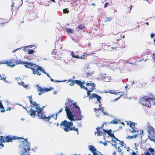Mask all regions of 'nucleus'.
I'll use <instances>...</instances> for the list:
<instances>
[{"label": "nucleus", "mask_w": 155, "mask_h": 155, "mask_svg": "<svg viewBox=\"0 0 155 155\" xmlns=\"http://www.w3.org/2000/svg\"><path fill=\"white\" fill-rule=\"evenodd\" d=\"M29 99L31 104L32 105V107L29 111V114L32 117H35L37 113V116L38 117V118L45 120L47 121H49V120L52 117H53L55 120L57 118V114L61 113L63 110V108H61L59 111L56 114H53L52 115H50L48 117H46L45 115L42 112V109L40 107L39 105L35 102L32 101V97H29Z\"/></svg>", "instance_id": "nucleus-1"}, {"label": "nucleus", "mask_w": 155, "mask_h": 155, "mask_svg": "<svg viewBox=\"0 0 155 155\" xmlns=\"http://www.w3.org/2000/svg\"><path fill=\"white\" fill-rule=\"evenodd\" d=\"M153 101L155 105V97L151 93L149 94L147 96H144L140 98L139 101L140 103L143 106L148 107H151V102Z\"/></svg>", "instance_id": "nucleus-2"}, {"label": "nucleus", "mask_w": 155, "mask_h": 155, "mask_svg": "<svg viewBox=\"0 0 155 155\" xmlns=\"http://www.w3.org/2000/svg\"><path fill=\"white\" fill-rule=\"evenodd\" d=\"M73 123L71 121H68L66 120L61 122L60 124V127L62 128L64 131L68 132L70 130H74L77 133V134H79L78 129V128H75L73 127Z\"/></svg>", "instance_id": "nucleus-3"}, {"label": "nucleus", "mask_w": 155, "mask_h": 155, "mask_svg": "<svg viewBox=\"0 0 155 155\" xmlns=\"http://www.w3.org/2000/svg\"><path fill=\"white\" fill-rule=\"evenodd\" d=\"M20 139H22L23 140L21 141V142L23 144V146L24 144H25L27 143H29L27 141L28 138L25 139L22 137H18L15 136H13L12 137L10 135L6 136H1L0 138V141H1V143H2L3 142H12L13 140L16 139L19 140Z\"/></svg>", "instance_id": "nucleus-4"}, {"label": "nucleus", "mask_w": 155, "mask_h": 155, "mask_svg": "<svg viewBox=\"0 0 155 155\" xmlns=\"http://www.w3.org/2000/svg\"><path fill=\"white\" fill-rule=\"evenodd\" d=\"M66 102L65 104V110L66 112V114L68 119L73 120V117H75V114H73L72 112L70 110V108L71 106L72 105L74 101L68 99L66 100Z\"/></svg>", "instance_id": "nucleus-5"}, {"label": "nucleus", "mask_w": 155, "mask_h": 155, "mask_svg": "<svg viewBox=\"0 0 155 155\" xmlns=\"http://www.w3.org/2000/svg\"><path fill=\"white\" fill-rule=\"evenodd\" d=\"M23 64L26 68H31L33 71V74H36L37 70L39 67L35 64L27 61L24 62Z\"/></svg>", "instance_id": "nucleus-6"}, {"label": "nucleus", "mask_w": 155, "mask_h": 155, "mask_svg": "<svg viewBox=\"0 0 155 155\" xmlns=\"http://www.w3.org/2000/svg\"><path fill=\"white\" fill-rule=\"evenodd\" d=\"M73 107L75 109L76 113L77 114L76 117L75 118L73 117V120L69 119L71 121H76L77 120H81L82 116L81 114V111L80 108L78 105H76L75 103H74L73 104Z\"/></svg>", "instance_id": "nucleus-7"}, {"label": "nucleus", "mask_w": 155, "mask_h": 155, "mask_svg": "<svg viewBox=\"0 0 155 155\" xmlns=\"http://www.w3.org/2000/svg\"><path fill=\"white\" fill-rule=\"evenodd\" d=\"M112 141L114 143L115 148L117 149V151L119 153L121 152V149L120 148L124 145V141L120 140L117 138H115L114 140H112Z\"/></svg>", "instance_id": "nucleus-8"}, {"label": "nucleus", "mask_w": 155, "mask_h": 155, "mask_svg": "<svg viewBox=\"0 0 155 155\" xmlns=\"http://www.w3.org/2000/svg\"><path fill=\"white\" fill-rule=\"evenodd\" d=\"M24 151L21 153V155H30V152L29 151L30 150V143H27L25 144H24L23 146Z\"/></svg>", "instance_id": "nucleus-9"}, {"label": "nucleus", "mask_w": 155, "mask_h": 155, "mask_svg": "<svg viewBox=\"0 0 155 155\" xmlns=\"http://www.w3.org/2000/svg\"><path fill=\"white\" fill-rule=\"evenodd\" d=\"M37 86L38 87L37 91L38 92V94L39 95H40L41 94L44 93L48 92L54 89L52 87H50L48 88H43L40 87H38V85Z\"/></svg>", "instance_id": "nucleus-10"}, {"label": "nucleus", "mask_w": 155, "mask_h": 155, "mask_svg": "<svg viewBox=\"0 0 155 155\" xmlns=\"http://www.w3.org/2000/svg\"><path fill=\"white\" fill-rule=\"evenodd\" d=\"M91 98H97V101L99 103V107H102L101 106V97L99 96L98 95L96 94L92 93L91 94V96L90 97Z\"/></svg>", "instance_id": "nucleus-11"}, {"label": "nucleus", "mask_w": 155, "mask_h": 155, "mask_svg": "<svg viewBox=\"0 0 155 155\" xmlns=\"http://www.w3.org/2000/svg\"><path fill=\"white\" fill-rule=\"evenodd\" d=\"M155 150L152 148H148L147 151L143 153H142L141 155H153Z\"/></svg>", "instance_id": "nucleus-12"}, {"label": "nucleus", "mask_w": 155, "mask_h": 155, "mask_svg": "<svg viewBox=\"0 0 155 155\" xmlns=\"http://www.w3.org/2000/svg\"><path fill=\"white\" fill-rule=\"evenodd\" d=\"M15 61V60L12 59L9 62L5 61L3 63L6 64L7 66L13 67L16 65Z\"/></svg>", "instance_id": "nucleus-13"}, {"label": "nucleus", "mask_w": 155, "mask_h": 155, "mask_svg": "<svg viewBox=\"0 0 155 155\" xmlns=\"http://www.w3.org/2000/svg\"><path fill=\"white\" fill-rule=\"evenodd\" d=\"M41 72H42L45 74H46L48 77L50 78V77L49 75L48 74L46 73V72L42 69L41 67L39 66L38 67V69L37 70V71L36 74H37L38 75L40 76L41 74Z\"/></svg>", "instance_id": "nucleus-14"}, {"label": "nucleus", "mask_w": 155, "mask_h": 155, "mask_svg": "<svg viewBox=\"0 0 155 155\" xmlns=\"http://www.w3.org/2000/svg\"><path fill=\"white\" fill-rule=\"evenodd\" d=\"M101 78L106 82H110L111 80V77L107 76L105 74H103L101 75Z\"/></svg>", "instance_id": "nucleus-15"}, {"label": "nucleus", "mask_w": 155, "mask_h": 155, "mask_svg": "<svg viewBox=\"0 0 155 155\" xmlns=\"http://www.w3.org/2000/svg\"><path fill=\"white\" fill-rule=\"evenodd\" d=\"M126 122H127V125H129L132 129H134L135 127V123L134 122H132L130 121L129 122H127L126 121Z\"/></svg>", "instance_id": "nucleus-16"}, {"label": "nucleus", "mask_w": 155, "mask_h": 155, "mask_svg": "<svg viewBox=\"0 0 155 155\" xmlns=\"http://www.w3.org/2000/svg\"><path fill=\"white\" fill-rule=\"evenodd\" d=\"M84 83V81L81 82L80 80H75V83L79 85L80 87L82 86Z\"/></svg>", "instance_id": "nucleus-17"}, {"label": "nucleus", "mask_w": 155, "mask_h": 155, "mask_svg": "<svg viewBox=\"0 0 155 155\" xmlns=\"http://www.w3.org/2000/svg\"><path fill=\"white\" fill-rule=\"evenodd\" d=\"M100 129L101 127L98 128V127L96 128V130H97V136H98L101 135L102 134L101 130H100Z\"/></svg>", "instance_id": "nucleus-18"}, {"label": "nucleus", "mask_w": 155, "mask_h": 155, "mask_svg": "<svg viewBox=\"0 0 155 155\" xmlns=\"http://www.w3.org/2000/svg\"><path fill=\"white\" fill-rule=\"evenodd\" d=\"M94 90V88H90V90H88L87 91V97L89 96V99H92L93 98H91L90 97L91 96H91L90 92H92Z\"/></svg>", "instance_id": "nucleus-19"}, {"label": "nucleus", "mask_w": 155, "mask_h": 155, "mask_svg": "<svg viewBox=\"0 0 155 155\" xmlns=\"http://www.w3.org/2000/svg\"><path fill=\"white\" fill-rule=\"evenodd\" d=\"M68 82H70V83L69 85L71 86H74L75 83V80H73L71 79H69L68 81Z\"/></svg>", "instance_id": "nucleus-20"}, {"label": "nucleus", "mask_w": 155, "mask_h": 155, "mask_svg": "<svg viewBox=\"0 0 155 155\" xmlns=\"http://www.w3.org/2000/svg\"><path fill=\"white\" fill-rule=\"evenodd\" d=\"M0 109H2L1 110V112H5V108L2 104L1 101H0Z\"/></svg>", "instance_id": "nucleus-21"}, {"label": "nucleus", "mask_w": 155, "mask_h": 155, "mask_svg": "<svg viewBox=\"0 0 155 155\" xmlns=\"http://www.w3.org/2000/svg\"><path fill=\"white\" fill-rule=\"evenodd\" d=\"M86 85L87 86H91V88H94V89H95V85L94 83H87Z\"/></svg>", "instance_id": "nucleus-22"}, {"label": "nucleus", "mask_w": 155, "mask_h": 155, "mask_svg": "<svg viewBox=\"0 0 155 155\" xmlns=\"http://www.w3.org/2000/svg\"><path fill=\"white\" fill-rule=\"evenodd\" d=\"M78 28L80 30L85 29V27L84 25L80 24L78 26Z\"/></svg>", "instance_id": "nucleus-23"}, {"label": "nucleus", "mask_w": 155, "mask_h": 155, "mask_svg": "<svg viewBox=\"0 0 155 155\" xmlns=\"http://www.w3.org/2000/svg\"><path fill=\"white\" fill-rule=\"evenodd\" d=\"M65 29L67 33H70L71 34L73 33V30L71 28H65Z\"/></svg>", "instance_id": "nucleus-24"}, {"label": "nucleus", "mask_w": 155, "mask_h": 155, "mask_svg": "<svg viewBox=\"0 0 155 155\" xmlns=\"http://www.w3.org/2000/svg\"><path fill=\"white\" fill-rule=\"evenodd\" d=\"M103 132L106 133H107L108 135H109V134L110 133H111V130L110 129L109 130H107L105 129H103Z\"/></svg>", "instance_id": "nucleus-25"}, {"label": "nucleus", "mask_w": 155, "mask_h": 155, "mask_svg": "<svg viewBox=\"0 0 155 155\" xmlns=\"http://www.w3.org/2000/svg\"><path fill=\"white\" fill-rule=\"evenodd\" d=\"M114 90H110L108 91H105V92L106 93H109L112 94H114Z\"/></svg>", "instance_id": "nucleus-26"}, {"label": "nucleus", "mask_w": 155, "mask_h": 155, "mask_svg": "<svg viewBox=\"0 0 155 155\" xmlns=\"http://www.w3.org/2000/svg\"><path fill=\"white\" fill-rule=\"evenodd\" d=\"M137 134L134 135V136H127L126 137L127 139H132L134 137L135 138L136 137H137Z\"/></svg>", "instance_id": "nucleus-27"}, {"label": "nucleus", "mask_w": 155, "mask_h": 155, "mask_svg": "<svg viewBox=\"0 0 155 155\" xmlns=\"http://www.w3.org/2000/svg\"><path fill=\"white\" fill-rule=\"evenodd\" d=\"M16 65L23 64L24 62L23 61L19 60H16Z\"/></svg>", "instance_id": "nucleus-28"}, {"label": "nucleus", "mask_w": 155, "mask_h": 155, "mask_svg": "<svg viewBox=\"0 0 155 155\" xmlns=\"http://www.w3.org/2000/svg\"><path fill=\"white\" fill-rule=\"evenodd\" d=\"M34 52V50L33 49H28V53L29 54H33Z\"/></svg>", "instance_id": "nucleus-29"}, {"label": "nucleus", "mask_w": 155, "mask_h": 155, "mask_svg": "<svg viewBox=\"0 0 155 155\" xmlns=\"http://www.w3.org/2000/svg\"><path fill=\"white\" fill-rule=\"evenodd\" d=\"M21 85L23 86L24 87L27 88L28 87V85L25 84L24 82L21 81Z\"/></svg>", "instance_id": "nucleus-30"}, {"label": "nucleus", "mask_w": 155, "mask_h": 155, "mask_svg": "<svg viewBox=\"0 0 155 155\" xmlns=\"http://www.w3.org/2000/svg\"><path fill=\"white\" fill-rule=\"evenodd\" d=\"M71 54L73 58H79L78 55H75L73 53V52H71Z\"/></svg>", "instance_id": "nucleus-31"}, {"label": "nucleus", "mask_w": 155, "mask_h": 155, "mask_svg": "<svg viewBox=\"0 0 155 155\" xmlns=\"http://www.w3.org/2000/svg\"><path fill=\"white\" fill-rule=\"evenodd\" d=\"M6 78V77H5V78H2L1 75L0 74V80H2L3 81H5V82H7Z\"/></svg>", "instance_id": "nucleus-32"}, {"label": "nucleus", "mask_w": 155, "mask_h": 155, "mask_svg": "<svg viewBox=\"0 0 155 155\" xmlns=\"http://www.w3.org/2000/svg\"><path fill=\"white\" fill-rule=\"evenodd\" d=\"M124 145L123 146L124 147V148L127 149V151H129L130 150V148L127 145H126L124 143Z\"/></svg>", "instance_id": "nucleus-33"}, {"label": "nucleus", "mask_w": 155, "mask_h": 155, "mask_svg": "<svg viewBox=\"0 0 155 155\" xmlns=\"http://www.w3.org/2000/svg\"><path fill=\"white\" fill-rule=\"evenodd\" d=\"M117 123V121L116 119H115V120H113L110 123H112L113 124H116Z\"/></svg>", "instance_id": "nucleus-34"}, {"label": "nucleus", "mask_w": 155, "mask_h": 155, "mask_svg": "<svg viewBox=\"0 0 155 155\" xmlns=\"http://www.w3.org/2000/svg\"><path fill=\"white\" fill-rule=\"evenodd\" d=\"M87 57V56L85 54H83L81 56V57H79V58L81 59H84L86 58Z\"/></svg>", "instance_id": "nucleus-35"}, {"label": "nucleus", "mask_w": 155, "mask_h": 155, "mask_svg": "<svg viewBox=\"0 0 155 155\" xmlns=\"http://www.w3.org/2000/svg\"><path fill=\"white\" fill-rule=\"evenodd\" d=\"M121 48V47H117L116 46H115V47H111V49L112 50H111V51H114V50H118V49H117V48Z\"/></svg>", "instance_id": "nucleus-36"}, {"label": "nucleus", "mask_w": 155, "mask_h": 155, "mask_svg": "<svg viewBox=\"0 0 155 155\" xmlns=\"http://www.w3.org/2000/svg\"><path fill=\"white\" fill-rule=\"evenodd\" d=\"M69 12V11L67 9H63V12L64 13H66L68 14Z\"/></svg>", "instance_id": "nucleus-37"}, {"label": "nucleus", "mask_w": 155, "mask_h": 155, "mask_svg": "<svg viewBox=\"0 0 155 155\" xmlns=\"http://www.w3.org/2000/svg\"><path fill=\"white\" fill-rule=\"evenodd\" d=\"M109 135L110 137L114 138V140H115V138H117L115 137L114 134H112L111 133H110Z\"/></svg>", "instance_id": "nucleus-38"}, {"label": "nucleus", "mask_w": 155, "mask_h": 155, "mask_svg": "<svg viewBox=\"0 0 155 155\" xmlns=\"http://www.w3.org/2000/svg\"><path fill=\"white\" fill-rule=\"evenodd\" d=\"M112 19V17H107L106 18V21H109Z\"/></svg>", "instance_id": "nucleus-39"}, {"label": "nucleus", "mask_w": 155, "mask_h": 155, "mask_svg": "<svg viewBox=\"0 0 155 155\" xmlns=\"http://www.w3.org/2000/svg\"><path fill=\"white\" fill-rule=\"evenodd\" d=\"M123 94L120 95L119 97L115 99H114V101H117L118 99H120V97H122L123 96Z\"/></svg>", "instance_id": "nucleus-40"}, {"label": "nucleus", "mask_w": 155, "mask_h": 155, "mask_svg": "<svg viewBox=\"0 0 155 155\" xmlns=\"http://www.w3.org/2000/svg\"><path fill=\"white\" fill-rule=\"evenodd\" d=\"M86 76L87 77H88L90 76H91V75L93 74V73H92L91 72H87L86 73Z\"/></svg>", "instance_id": "nucleus-41"}, {"label": "nucleus", "mask_w": 155, "mask_h": 155, "mask_svg": "<svg viewBox=\"0 0 155 155\" xmlns=\"http://www.w3.org/2000/svg\"><path fill=\"white\" fill-rule=\"evenodd\" d=\"M114 94L115 95H118L119 94V93H123V92H116V91H114Z\"/></svg>", "instance_id": "nucleus-42"}, {"label": "nucleus", "mask_w": 155, "mask_h": 155, "mask_svg": "<svg viewBox=\"0 0 155 155\" xmlns=\"http://www.w3.org/2000/svg\"><path fill=\"white\" fill-rule=\"evenodd\" d=\"M98 110H101L102 112H103L104 111V108L103 107H99L98 108Z\"/></svg>", "instance_id": "nucleus-43"}, {"label": "nucleus", "mask_w": 155, "mask_h": 155, "mask_svg": "<svg viewBox=\"0 0 155 155\" xmlns=\"http://www.w3.org/2000/svg\"><path fill=\"white\" fill-rule=\"evenodd\" d=\"M133 130H129L130 132L131 133H135L136 132V130L134 129H133Z\"/></svg>", "instance_id": "nucleus-44"}, {"label": "nucleus", "mask_w": 155, "mask_h": 155, "mask_svg": "<svg viewBox=\"0 0 155 155\" xmlns=\"http://www.w3.org/2000/svg\"><path fill=\"white\" fill-rule=\"evenodd\" d=\"M109 4V3L108 2H106L105 3L104 5V8H106L107 7L108 5Z\"/></svg>", "instance_id": "nucleus-45"}, {"label": "nucleus", "mask_w": 155, "mask_h": 155, "mask_svg": "<svg viewBox=\"0 0 155 155\" xmlns=\"http://www.w3.org/2000/svg\"><path fill=\"white\" fill-rule=\"evenodd\" d=\"M98 108H94V111L95 112H96V114H97V113H98V112L97 111H98Z\"/></svg>", "instance_id": "nucleus-46"}, {"label": "nucleus", "mask_w": 155, "mask_h": 155, "mask_svg": "<svg viewBox=\"0 0 155 155\" xmlns=\"http://www.w3.org/2000/svg\"><path fill=\"white\" fill-rule=\"evenodd\" d=\"M102 112L103 113V114L104 115H108V113L104 111L103 112Z\"/></svg>", "instance_id": "nucleus-47"}, {"label": "nucleus", "mask_w": 155, "mask_h": 155, "mask_svg": "<svg viewBox=\"0 0 155 155\" xmlns=\"http://www.w3.org/2000/svg\"><path fill=\"white\" fill-rule=\"evenodd\" d=\"M131 155H137V154L135 152L133 151Z\"/></svg>", "instance_id": "nucleus-48"}, {"label": "nucleus", "mask_w": 155, "mask_h": 155, "mask_svg": "<svg viewBox=\"0 0 155 155\" xmlns=\"http://www.w3.org/2000/svg\"><path fill=\"white\" fill-rule=\"evenodd\" d=\"M155 36V35L152 33L151 34L150 36L151 38H153V37Z\"/></svg>", "instance_id": "nucleus-49"}, {"label": "nucleus", "mask_w": 155, "mask_h": 155, "mask_svg": "<svg viewBox=\"0 0 155 155\" xmlns=\"http://www.w3.org/2000/svg\"><path fill=\"white\" fill-rule=\"evenodd\" d=\"M1 143H0V146H1L2 147H3L4 146V144H2V143H1V141H0ZM0 148H1V147H0Z\"/></svg>", "instance_id": "nucleus-50"}, {"label": "nucleus", "mask_w": 155, "mask_h": 155, "mask_svg": "<svg viewBox=\"0 0 155 155\" xmlns=\"http://www.w3.org/2000/svg\"><path fill=\"white\" fill-rule=\"evenodd\" d=\"M55 82H61V81H58V80H55L54 81Z\"/></svg>", "instance_id": "nucleus-51"}, {"label": "nucleus", "mask_w": 155, "mask_h": 155, "mask_svg": "<svg viewBox=\"0 0 155 155\" xmlns=\"http://www.w3.org/2000/svg\"><path fill=\"white\" fill-rule=\"evenodd\" d=\"M82 88H83L84 89H85V88H86V87H85V86H83V85H82V86H81L80 87Z\"/></svg>", "instance_id": "nucleus-52"}, {"label": "nucleus", "mask_w": 155, "mask_h": 155, "mask_svg": "<svg viewBox=\"0 0 155 155\" xmlns=\"http://www.w3.org/2000/svg\"><path fill=\"white\" fill-rule=\"evenodd\" d=\"M19 49V48H18V49H15V50H14L13 51H12V52L13 53H14L16 51H17V50H18Z\"/></svg>", "instance_id": "nucleus-53"}, {"label": "nucleus", "mask_w": 155, "mask_h": 155, "mask_svg": "<svg viewBox=\"0 0 155 155\" xmlns=\"http://www.w3.org/2000/svg\"><path fill=\"white\" fill-rule=\"evenodd\" d=\"M143 133V130H142L140 132V134H142Z\"/></svg>", "instance_id": "nucleus-54"}, {"label": "nucleus", "mask_w": 155, "mask_h": 155, "mask_svg": "<svg viewBox=\"0 0 155 155\" xmlns=\"http://www.w3.org/2000/svg\"><path fill=\"white\" fill-rule=\"evenodd\" d=\"M121 124L123 125H125V124H124V123L123 122H122L121 123Z\"/></svg>", "instance_id": "nucleus-55"}, {"label": "nucleus", "mask_w": 155, "mask_h": 155, "mask_svg": "<svg viewBox=\"0 0 155 155\" xmlns=\"http://www.w3.org/2000/svg\"><path fill=\"white\" fill-rule=\"evenodd\" d=\"M50 80H51V81L54 82V80L53 79H52V78H50Z\"/></svg>", "instance_id": "nucleus-56"}, {"label": "nucleus", "mask_w": 155, "mask_h": 155, "mask_svg": "<svg viewBox=\"0 0 155 155\" xmlns=\"http://www.w3.org/2000/svg\"><path fill=\"white\" fill-rule=\"evenodd\" d=\"M11 110V108H8L7 109V110Z\"/></svg>", "instance_id": "nucleus-57"}, {"label": "nucleus", "mask_w": 155, "mask_h": 155, "mask_svg": "<svg viewBox=\"0 0 155 155\" xmlns=\"http://www.w3.org/2000/svg\"><path fill=\"white\" fill-rule=\"evenodd\" d=\"M104 146H106L107 145V143H104Z\"/></svg>", "instance_id": "nucleus-58"}, {"label": "nucleus", "mask_w": 155, "mask_h": 155, "mask_svg": "<svg viewBox=\"0 0 155 155\" xmlns=\"http://www.w3.org/2000/svg\"><path fill=\"white\" fill-rule=\"evenodd\" d=\"M23 107V108L25 109L27 111V112H28L26 108L25 107Z\"/></svg>", "instance_id": "nucleus-59"}, {"label": "nucleus", "mask_w": 155, "mask_h": 155, "mask_svg": "<svg viewBox=\"0 0 155 155\" xmlns=\"http://www.w3.org/2000/svg\"><path fill=\"white\" fill-rule=\"evenodd\" d=\"M84 89L86 90L87 91H88V90H89L88 89H87V87H86V88H85V89Z\"/></svg>", "instance_id": "nucleus-60"}, {"label": "nucleus", "mask_w": 155, "mask_h": 155, "mask_svg": "<svg viewBox=\"0 0 155 155\" xmlns=\"http://www.w3.org/2000/svg\"><path fill=\"white\" fill-rule=\"evenodd\" d=\"M27 59H28V60H31V58H29L28 57V56L27 57Z\"/></svg>", "instance_id": "nucleus-61"}, {"label": "nucleus", "mask_w": 155, "mask_h": 155, "mask_svg": "<svg viewBox=\"0 0 155 155\" xmlns=\"http://www.w3.org/2000/svg\"><path fill=\"white\" fill-rule=\"evenodd\" d=\"M92 5L94 6H95V4L94 3H92Z\"/></svg>", "instance_id": "nucleus-62"}, {"label": "nucleus", "mask_w": 155, "mask_h": 155, "mask_svg": "<svg viewBox=\"0 0 155 155\" xmlns=\"http://www.w3.org/2000/svg\"><path fill=\"white\" fill-rule=\"evenodd\" d=\"M100 114V113H99V114H97V117H98L99 116V115Z\"/></svg>", "instance_id": "nucleus-63"}, {"label": "nucleus", "mask_w": 155, "mask_h": 155, "mask_svg": "<svg viewBox=\"0 0 155 155\" xmlns=\"http://www.w3.org/2000/svg\"><path fill=\"white\" fill-rule=\"evenodd\" d=\"M153 41L155 42V38L153 39Z\"/></svg>", "instance_id": "nucleus-64"}]
</instances>
